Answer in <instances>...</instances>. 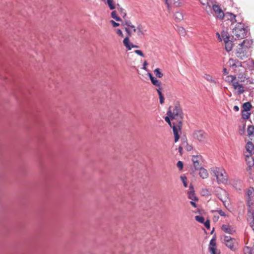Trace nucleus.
Masks as SVG:
<instances>
[{
    "label": "nucleus",
    "mask_w": 254,
    "mask_h": 254,
    "mask_svg": "<svg viewBox=\"0 0 254 254\" xmlns=\"http://www.w3.org/2000/svg\"><path fill=\"white\" fill-rule=\"evenodd\" d=\"M238 46L239 47L237 49L236 53V56L241 60L247 58L250 55L249 51L244 47L241 46L240 44Z\"/></svg>",
    "instance_id": "6e6552de"
},
{
    "label": "nucleus",
    "mask_w": 254,
    "mask_h": 254,
    "mask_svg": "<svg viewBox=\"0 0 254 254\" xmlns=\"http://www.w3.org/2000/svg\"><path fill=\"white\" fill-rule=\"evenodd\" d=\"M148 65V63L146 61H145L143 63V66L142 67V68L143 69H144V70H147V68H146V66Z\"/></svg>",
    "instance_id": "3c124183"
},
{
    "label": "nucleus",
    "mask_w": 254,
    "mask_h": 254,
    "mask_svg": "<svg viewBox=\"0 0 254 254\" xmlns=\"http://www.w3.org/2000/svg\"><path fill=\"white\" fill-rule=\"evenodd\" d=\"M214 212H217L221 216H226V215L224 211L222 210L221 209H217L213 211Z\"/></svg>",
    "instance_id": "a19ab883"
},
{
    "label": "nucleus",
    "mask_w": 254,
    "mask_h": 254,
    "mask_svg": "<svg viewBox=\"0 0 254 254\" xmlns=\"http://www.w3.org/2000/svg\"><path fill=\"white\" fill-rule=\"evenodd\" d=\"M177 31L179 34L182 36H185L186 34V31L185 29L181 26H177Z\"/></svg>",
    "instance_id": "c756f323"
},
{
    "label": "nucleus",
    "mask_w": 254,
    "mask_h": 254,
    "mask_svg": "<svg viewBox=\"0 0 254 254\" xmlns=\"http://www.w3.org/2000/svg\"><path fill=\"white\" fill-rule=\"evenodd\" d=\"M198 170H199V176L202 179H204L208 177V173L205 169L201 167V168L199 169Z\"/></svg>",
    "instance_id": "5701e85b"
},
{
    "label": "nucleus",
    "mask_w": 254,
    "mask_h": 254,
    "mask_svg": "<svg viewBox=\"0 0 254 254\" xmlns=\"http://www.w3.org/2000/svg\"><path fill=\"white\" fill-rule=\"evenodd\" d=\"M145 31V30H139V31H136V32H137V36L140 38H142V37L144 35Z\"/></svg>",
    "instance_id": "58836bf2"
},
{
    "label": "nucleus",
    "mask_w": 254,
    "mask_h": 254,
    "mask_svg": "<svg viewBox=\"0 0 254 254\" xmlns=\"http://www.w3.org/2000/svg\"><path fill=\"white\" fill-rule=\"evenodd\" d=\"M110 22L112 23V24L114 27H116L120 25V24L119 23L116 22L115 21H114L113 20H111L110 21Z\"/></svg>",
    "instance_id": "8fccbe9b"
},
{
    "label": "nucleus",
    "mask_w": 254,
    "mask_h": 254,
    "mask_svg": "<svg viewBox=\"0 0 254 254\" xmlns=\"http://www.w3.org/2000/svg\"><path fill=\"white\" fill-rule=\"evenodd\" d=\"M246 148L248 154L252 155L254 153V145L251 142H248L246 146Z\"/></svg>",
    "instance_id": "aec40b11"
},
{
    "label": "nucleus",
    "mask_w": 254,
    "mask_h": 254,
    "mask_svg": "<svg viewBox=\"0 0 254 254\" xmlns=\"http://www.w3.org/2000/svg\"><path fill=\"white\" fill-rule=\"evenodd\" d=\"M162 88H157L156 90L159 95V101L160 104H162L164 103V98L161 92Z\"/></svg>",
    "instance_id": "c85d7f7f"
},
{
    "label": "nucleus",
    "mask_w": 254,
    "mask_h": 254,
    "mask_svg": "<svg viewBox=\"0 0 254 254\" xmlns=\"http://www.w3.org/2000/svg\"><path fill=\"white\" fill-rule=\"evenodd\" d=\"M117 34L120 37H124V34H123V33L122 32V31L120 29H118L117 30Z\"/></svg>",
    "instance_id": "09e8293b"
},
{
    "label": "nucleus",
    "mask_w": 254,
    "mask_h": 254,
    "mask_svg": "<svg viewBox=\"0 0 254 254\" xmlns=\"http://www.w3.org/2000/svg\"><path fill=\"white\" fill-rule=\"evenodd\" d=\"M107 3L111 10H113L115 8L113 0H107Z\"/></svg>",
    "instance_id": "f704fd0d"
},
{
    "label": "nucleus",
    "mask_w": 254,
    "mask_h": 254,
    "mask_svg": "<svg viewBox=\"0 0 254 254\" xmlns=\"http://www.w3.org/2000/svg\"><path fill=\"white\" fill-rule=\"evenodd\" d=\"M234 110L236 112H238L239 110V108L238 106H235L234 107Z\"/></svg>",
    "instance_id": "13d9d810"
},
{
    "label": "nucleus",
    "mask_w": 254,
    "mask_h": 254,
    "mask_svg": "<svg viewBox=\"0 0 254 254\" xmlns=\"http://www.w3.org/2000/svg\"><path fill=\"white\" fill-rule=\"evenodd\" d=\"M188 197L191 200H198V198L194 193V191H188Z\"/></svg>",
    "instance_id": "cd10ccee"
},
{
    "label": "nucleus",
    "mask_w": 254,
    "mask_h": 254,
    "mask_svg": "<svg viewBox=\"0 0 254 254\" xmlns=\"http://www.w3.org/2000/svg\"><path fill=\"white\" fill-rule=\"evenodd\" d=\"M225 17L224 18H226L228 20H230L232 23L234 22H239V20L236 19V16L232 13L226 12L224 13Z\"/></svg>",
    "instance_id": "dca6fc26"
},
{
    "label": "nucleus",
    "mask_w": 254,
    "mask_h": 254,
    "mask_svg": "<svg viewBox=\"0 0 254 254\" xmlns=\"http://www.w3.org/2000/svg\"><path fill=\"white\" fill-rule=\"evenodd\" d=\"M200 3L203 5H206L208 4L207 0H199Z\"/></svg>",
    "instance_id": "864d4df0"
},
{
    "label": "nucleus",
    "mask_w": 254,
    "mask_h": 254,
    "mask_svg": "<svg viewBox=\"0 0 254 254\" xmlns=\"http://www.w3.org/2000/svg\"><path fill=\"white\" fill-rule=\"evenodd\" d=\"M212 9L216 14L218 18L220 19H224L225 17L224 13L218 5L213 4L212 6Z\"/></svg>",
    "instance_id": "f8f14e48"
},
{
    "label": "nucleus",
    "mask_w": 254,
    "mask_h": 254,
    "mask_svg": "<svg viewBox=\"0 0 254 254\" xmlns=\"http://www.w3.org/2000/svg\"><path fill=\"white\" fill-rule=\"evenodd\" d=\"M251 113L249 111H242V117L244 119H248L250 118Z\"/></svg>",
    "instance_id": "473e14b6"
},
{
    "label": "nucleus",
    "mask_w": 254,
    "mask_h": 254,
    "mask_svg": "<svg viewBox=\"0 0 254 254\" xmlns=\"http://www.w3.org/2000/svg\"><path fill=\"white\" fill-rule=\"evenodd\" d=\"M193 136L199 142H204L207 138V134L203 130H197L193 132Z\"/></svg>",
    "instance_id": "1a4fd4ad"
},
{
    "label": "nucleus",
    "mask_w": 254,
    "mask_h": 254,
    "mask_svg": "<svg viewBox=\"0 0 254 254\" xmlns=\"http://www.w3.org/2000/svg\"><path fill=\"white\" fill-rule=\"evenodd\" d=\"M209 247H216V240L214 238L210 240Z\"/></svg>",
    "instance_id": "ea45409f"
},
{
    "label": "nucleus",
    "mask_w": 254,
    "mask_h": 254,
    "mask_svg": "<svg viewBox=\"0 0 254 254\" xmlns=\"http://www.w3.org/2000/svg\"><path fill=\"white\" fill-rule=\"evenodd\" d=\"M204 78L211 83H215V81L213 79L212 77L209 74H205L204 76Z\"/></svg>",
    "instance_id": "c9c22d12"
},
{
    "label": "nucleus",
    "mask_w": 254,
    "mask_h": 254,
    "mask_svg": "<svg viewBox=\"0 0 254 254\" xmlns=\"http://www.w3.org/2000/svg\"><path fill=\"white\" fill-rule=\"evenodd\" d=\"M229 76H228L227 77V78H228V79H227V80H228V82H230V81L231 80V78H229Z\"/></svg>",
    "instance_id": "e2e57ef3"
},
{
    "label": "nucleus",
    "mask_w": 254,
    "mask_h": 254,
    "mask_svg": "<svg viewBox=\"0 0 254 254\" xmlns=\"http://www.w3.org/2000/svg\"><path fill=\"white\" fill-rule=\"evenodd\" d=\"M149 77L152 83L154 86L158 87V88H162L161 87V82L158 79H157V78L153 76L150 73H149Z\"/></svg>",
    "instance_id": "6ab92c4d"
},
{
    "label": "nucleus",
    "mask_w": 254,
    "mask_h": 254,
    "mask_svg": "<svg viewBox=\"0 0 254 254\" xmlns=\"http://www.w3.org/2000/svg\"><path fill=\"white\" fill-rule=\"evenodd\" d=\"M247 133L248 135L250 136H254V126H249L247 128Z\"/></svg>",
    "instance_id": "a878e982"
},
{
    "label": "nucleus",
    "mask_w": 254,
    "mask_h": 254,
    "mask_svg": "<svg viewBox=\"0 0 254 254\" xmlns=\"http://www.w3.org/2000/svg\"><path fill=\"white\" fill-rule=\"evenodd\" d=\"M229 66L232 67L233 69H235L237 66H241L242 63L239 62L237 60H234L233 59H230L227 63Z\"/></svg>",
    "instance_id": "2eb2a0df"
},
{
    "label": "nucleus",
    "mask_w": 254,
    "mask_h": 254,
    "mask_svg": "<svg viewBox=\"0 0 254 254\" xmlns=\"http://www.w3.org/2000/svg\"><path fill=\"white\" fill-rule=\"evenodd\" d=\"M233 36H235L238 39H242L245 38L248 33V29L244 27V24L241 22H238L234 28L232 30Z\"/></svg>",
    "instance_id": "20e7f679"
},
{
    "label": "nucleus",
    "mask_w": 254,
    "mask_h": 254,
    "mask_svg": "<svg viewBox=\"0 0 254 254\" xmlns=\"http://www.w3.org/2000/svg\"><path fill=\"white\" fill-rule=\"evenodd\" d=\"M244 248H248L250 251V254H254V246L252 248L249 247H245Z\"/></svg>",
    "instance_id": "de8ad7c7"
},
{
    "label": "nucleus",
    "mask_w": 254,
    "mask_h": 254,
    "mask_svg": "<svg viewBox=\"0 0 254 254\" xmlns=\"http://www.w3.org/2000/svg\"><path fill=\"white\" fill-rule=\"evenodd\" d=\"M222 230L225 233H228L229 234H233L235 231L231 227V226L225 224L222 226Z\"/></svg>",
    "instance_id": "4be33fe9"
},
{
    "label": "nucleus",
    "mask_w": 254,
    "mask_h": 254,
    "mask_svg": "<svg viewBox=\"0 0 254 254\" xmlns=\"http://www.w3.org/2000/svg\"><path fill=\"white\" fill-rule=\"evenodd\" d=\"M169 116H166L165 120L168 123L170 127L173 129V133L175 137V142H177L180 138V133L182 132V121L181 120H172Z\"/></svg>",
    "instance_id": "f257e3e1"
},
{
    "label": "nucleus",
    "mask_w": 254,
    "mask_h": 254,
    "mask_svg": "<svg viewBox=\"0 0 254 254\" xmlns=\"http://www.w3.org/2000/svg\"><path fill=\"white\" fill-rule=\"evenodd\" d=\"M242 108V111H249L252 108L251 104L249 102H246L243 104Z\"/></svg>",
    "instance_id": "bb28decb"
},
{
    "label": "nucleus",
    "mask_w": 254,
    "mask_h": 254,
    "mask_svg": "<svg viewBox=\"0 0 254 254\" xmlns=\"http://www.w3.org/2000/svg\"><path fill=\"white\" fill-rule=\"evenodd\" d=\"M154 72L155 75L159 78H161L163 76V74L161 72L160 69L159 68H156L154 70Z\"/></svg>",
    "instance_id": "72a5a7b5"
},
{
    "label": "nucleus",
    "mask_w": 254,
    "mask_h": 254,
    "mask_svg": "<svg viewBox=\"0 0 254 254\" xmlns=\"http://www.w3.org/2000/svg\"><path fill=\"white\" fill-rule=\"evenodd\" d=\"M164 0L165 1V3H167V2L169 1L168 0Z\"/></svg>",
    "instance_id": "0e129e2a"
},
{
    "label": "nucleus",
    "mask_w": 254,
    "mask_h": 254,
    "mask_svg": "<svg viewBox=\"0 0 254 254\" xmlns=\"http://www.w3.org/2000/svg\"><path fill=\"white\" fill-rule=\"evenodd\" d=\"M118 9L119 10L120 14L124 18H125L127 16L126 10L122 7H120L119 4H118Z\"/></svg>",
    "instance_id": "2f4dec72"
},
{
    "label": "nucleus",
    "mask_w": 254,
    "mask_h": 254,
    "mask_svg": "<svg viewBox=\"0 0 254 254\" xmlns=\"http://www.w3.org/2000/svg\"><path fill=\"white\" fill-rule=\"evenodd\" d=\"M229 78H231V82L233 89L236 91L237 94L240 95L245 92L244 87L242 84H240L238 81L236 80V77L231 75Z\"/></svg>",
    "instance_id": "39448f33"
},
{
    "label": "nucleus",
    "mask_w": 254,
    "mask_h": 254,
    "mask_svg": "<svg viewBox=\"0 0 254 254\" xmlns=\"http://www.w3.org/2000/svg\"><path fill=\"white\" fill-rule=\"evenodd\" d=\"M122 25L125 27V31L127 35V37H128V38L132 36L133 32H136L135 26L132 24L131 22L129 20H125L123 21Z\"/></svg>",
    "instance_id": "423d86ee"
},
{
    "label": "nucleus",
    "mask_w": 254,
    "mask_h": 254,
    "mask_svg": "<svg viewBox=\"0 0 254 254\" xmlns=\"http://www.w3.org/2000/svg\"><path fill=\"white\" fill-rule=\"evenodd\" d=\"M111 17L117 21H122V22L123 21L121 18L117 15V12L115 10H114L111 12Z\"/></svg>",
    "instance_id": "7c9ffc66"
},
{
    "label": "nucleus",
    "mask_w": 254,
    "mask_h": 254,
    "mask_svg": "<svg viewBox=\"0 0 254 254\" xmlns=\"http://www.w3.org/2000/svg\"><path fill=\"white\" fill-rule=\"evenodd\" d=\"M171 2L176 7L181 6V2L180 0H170Z\"/></svg>",
    "instance_id": "e433bc0d"
},
{
    "label": "nucleus",
    "mask_w": 254,
    "mask_h": 254,
    "mask_svg": "<svg viewBox=\"0 0 254 254\" xmlns=\"http://www.w3.org/2000/svg\"><path fill=\"white\" fill-rule=\"evenodd\" d=\"M181 180L184 184V186L185 187H187V178L186 176H181Z\"/></svg>",
    "instance_id": "79ce46f5"
},
{
    "label": "nucleus",
    "mask_w": 254,
    "mask_h": 254,
    "mask_svg": "<svg viewBox=\"0 0 254 254\" xmlns=\"http://www.w3.org/2000/svg\"><path fill=\"white\" fill-rule=\"evenodd\" d=\"M246 163L249 169L254 166V159L252 155L245 154Z\"/></svg>",
    "instance_id": "4468645a"
},
{
    "label": "nucleus",
    "mask_w": 254,
    "mask_h": 254,
    "mask_svg": "<svg viewBox=\"0 0 254 254\" xmlns=\"http://www.w3.org/2000/svg\"><path fill=\"white\" fill-rule=\"evenodd\" d=\"M192 149V147L191 145H188L187 149L188 151H190Z\"/></svg>",
    "instance_id": "052dcab7"
},
{
    "label": "nucleus",
    "mask_w": 254,
    "mask_h": 254,
    "mask_svg": "<svg viewBox=\"0 0 254 254\" xmlns=\"http://www.w3.org/2000/svg\"><path fill=\"white\" fill-rule=\"evenodd\" d=\"M167 115L171 118V120H181L184 117L182 108L179 104H176L174 106L170 107L167 112Z\"/></svg>",
    "instance_id": "7ed1b4c3"
},
{
    "label": "nucleus",
    "mask_w": 254,
    "mask_h": 254,
    "mask_svg": "<svg viewBox=\"0 0 254 254\" xmlns=\"http://www.w3.org/2000/svg\"><path fill=\"white\" fill-rule=\"evenodd\" d=\"M134 53L135 54H136L137 55H139L140 56H141L142 57H144V54L143 53V52L141 50H135L134 51Z\"/></svg>",
    "instance_id": "c03bdc74"
},
{
    "label": "nucleus",
    "mask_w": 254,
    "mask_h": 254,
    "mask_svg": "<svg viewBox=\"0 0 254 254\" xmlns=\"http://www.w3.org/2000/svg\"><path fill=\"white\" fill-rule=\"evenodd\" d=\"M203 224L207 229H208L210 228V221L208 219H207L206 221H204Z\"/></svg>",
    "instance_id": "a18cd8bd"
},
{
    "label": "nucleus",
    "mask_w": 254,
    "mask_h": 254,
    "mask_svg": "<svg viewBox=\"0 0 254 254\" xmlns=\"http://www.w3.org/2000/svg\"><path fill=\"white\" fill-rule=\"evenodd\" d=\"M184 15L182 12L177 11L174 14V18L176 22H180L183 19Z\"/></svg>",
    "instance_id": "393cba45"
},
{
    "label": "nucleus",
    "mask_w": 254,
    "mask_h": 254,
    "mask_svg": "<svg viewBox=\"0 0 254 254\" xmlns=\"http://www.w3.org/2000/svg\"><path fill=\"white\" fill-rule=\"evenodd\" d=\"M178 151L181 155L183 153V147L182 146H180L178 148Z\"/></svg>",
    "instance_id": "4d7b16f0"
},
{
    "label": "nucleus",
    "mask_w": 254,
    "mask_h": 254,
    "mask_svg": "<svg viewBox=\"0 0 254 254\" xmlns=\"http://www.w3.org/2000/svg\"><path fill=\"white\" fill-rule=\"evenodd\" d=\"M177 166L180 170H182L183 168V163L181 161H179L177 162Z\"/></svg>",
    "instance_id": "37998d69"
},
{
    "label": "nucleus",
    "mask_w": 254,
    "mask_h": 254,
    "mask_svg": "<svg viewBox=\"0 0 254 254\" xmlns=\"http://www.w3.org/2000/svg\"><path fill=\"white\" fill-rule=\"evenodd\" d=\"M129 38L126 37L123 40V44L127 50H130L132 48H138V46L129 42Z\"/></svg>",
    "instance_id": "ddd939ff"
},
{
    "label": "nucleus",
    "mask_w": 254,
    "mask_h": 254,
    "mask_svg": "<svg viewBox=\"0 0 254 254\" xmlns=\"http://www.w3.org/2000/svg\"><path fill=\"white\" fill-rule=\"evenodd\" d=\"M196 200H191L190 201V203L192 206H193L194 207H196V203L195 202Z\"/></svg>",
    "instance_id": "6e6d98bb"
},
{
    "label": "nucleus",
    "mask_w": 254,
    "mask_h": 254,
    "mask_svg": "<svg viewBox=\"0 0 254 254\" xmlns=\"http://www.w3.org/2000/svg\"><path fill=\"white\" fill-rule=\"evenodd\" d=\"M224 243L226 246L233 251H235L237 245L236 240L230 236H224Z\"/></svg>",
    "instance_id": "0eeeda50"
},
{
    "label": "nucleus",
    "mask_w": 254,
    "mask_h": 254,
    "mask_svg": "<svg viewBox=\"0 0 254 254\" xmlns=\"http://www.w3.org/2000/svg\"><path fill=\"white\" fill-rule=\"evenodd\" d=\"M244 254H250L249 250L248 248H244Z\"/></svg>",
    "instance_id": "5fc2aeb1"
},
{
    "label": "nucleus",
    "mask_w": 254,
    "mask_h": 254,
    "mask_svg": "<svg viewBox=\"0 0 254 254\" xmlns=\"http://www.w3.org/2000/svg\"><path fill=\"white\" fill-rule=\"evenodd\" d=\"M192 162L193 163V167L195 170H198L199 169L202 167V163H201L202 161V157L200 155H193L192 156L191 159Z\"/></svg>",
    "instance_id": "9b49d317"
},
{
    "label": "nucleus",
    "mask_w": 254,
    "mask_h": 254,
    "mask_svg": "<svg viewBox=\"0 0 254 254\" xmlns=\"http://www.w3.org/2000/svg\"><path fill=\"white\" fill-rule=\"evenodd\" d=\"M165 4L167 5L168 8L169 9L170 8V4L169 1H168L167 3H165Z\"/></svg>",
    "instance_id": "680f3d73"
},
{
    "label": "nucleus",
    "mask_w": 254,
    "mask_h": 254,
    "mask_svg": "<svg viewBox=\"0 0 254 254\" xmlns=\"http://www.w3.org/2000/svg\"><path fill=\"white\" fill-rule=\"evenodd\" d=\"M225 44V49L227 52H230L232 50L233 47V42L231 40H228L224 42Z\"/></svg>",
    "instance_id": "b1692460"
},
{
    "label": "nucleus",
    "mask_w": 254,
    "mask_h": 254,
    "mask_svg": "<svg viewBox=\"0 0 254 254\" xmlns=\"http://www.w3.org/2000/svg\"><path fill=\"white\" fill-rule=\"evenodd\" d=\"M252 218L253 220L250 223V226L252 228L253 230L254 231V212H253L252 213Z\"/></svg>",
    "instance_id": "49530a36"
},
{
    "label": "nucleus",
    "mask_w": 254,
    "mask_h": 254,
    "mask_svg": "<svg viewBox=\"0 0 254 254\" xmlns=\"http://www.w3.org/2000/svg\"><path fill=\"white\" fill-rule=\"evenodd\" d=\"M211 171L216 177L218 184H228V175L223 168L214 167L211 169Z\"/></svg>",
    "instance_id": "f03ea898"
},
{
    "label": "nucleus",
    "mask_w": 254,
    "mask_h": 254,
    "mask_svg": "<svg viewBox=\"0 0 254 254\" xmlns=\"http://www.w3.org/2000/svg\"><path fill=\"white\" fill-rule=\"evenodd\" d=\"M247 204L249 207L254 203V191H248Z\"/></svg>",
    "instance_id": "a211bd4d"
},
{
    "label": "nucleus",
    "mask_w": 254,
    "mask_h": 254,
    "mask_svg": "<svg viewBox=\"0 0 254 254\" xmlns=\"http://www.w3.org/2000/svg\"><path fill=\"white\" fill-rule=\"evenodd\" d=\"M195 219L201 224H203L205 220L204 217L200 215L195 216Z\"/></svg>",
    "instance_id": "4c0bfd02"
},
{
    "label": "nucleus",
    "mask_w": 254,
    "mask_h": 254,
    "mask_svg": "<svg viewBox=\"0 0 254 254\" xmlns=\"http://www.w3.org/2000/svg\"><path fill=\"white\" fill-rule=\"evenodd\" d=\"M228 184L233 186V188L237 190H241L243 188V182L237 178H234L228 181Z\"/></svg>",
    "instance_id": "9d476101"
},
{
    "label": "nucleus",
    "mask_w": 254,
    "mask_h": 254,
    "mask_svg": "<svg viewBox=\"0 0 254 254\" xmlns=\"http://www.w3.org/2000/svg\"><path fill=\"white\" fill-rule=\"evenodd\" d=\"M143 27L141 25L139 24L136 27V31L143 30Z\"/></svg>",
    "instance_id": "603ef678"
},
{
    "label": "nucleus",
    "mask_w": 254,
    "mask_h": 254,
    "mask_svg": "<svg viewBox=\"0 0 254 254\" xmlns=\"http://www.w3.org/2000/svg\"><path fill=\"white\" fill-rule=\"evenodd\" d=\"M185 143H187L188 144L187 142H184L183 144H185Z\"/></svg>",
    "instance_id": "69168bd1"
},
{
    "label": "nucleus",
    "mask_w": 254,
    "mask_h": 254,
    "mask_svg": "<svg viewBox=\"0 0 254 254\" xmlns=\"http://www.w3.org/2000/svg\"><path fill=\"white\" fill-rule=\"evenodd\" d=\"M253 43V41L252 40L246 39L239 44L241 45V46L244 47L245 49L249 51V49L251 47Z\"/></svg>",
    "instance_id": "f3484780"
},
{
    "label": "nucleus",
    "mask_w": 254,
    "mask_h": 254,
    "mask_svg": "<svg viewBox=\"0 0 254 254\" xmlns=\"http://www.w3.org/2000/svg\"><path fill=\"white\" fill-rule=\"evenodd\" d=\"M217 35L218 36V38L220 39V41L223 40L224 42H225L228 40L230 39L229 35L228 34L227 32H225L224 31H223L221 33V35L220 36V34L218 33H217Z\"/></svg>",
    "instance_id": "412c9836"
},
{
    "label": "nucleus",
    "mask_w": 254,
    "mask_h": 254,
    "mask_svg": "<svg viewBox=\"0 0 254 254\" xmlns=\"http://www.w3.org/2000/svg\"><path fill=\"white\" fill-rule=\"evenodd\" d=\"M223 70L224 74L226 75V74H228V72L227 71V70L226 68H223Z\"/></svg>",
    "instance_id": "bf43d9fd"
}]
</instances>
